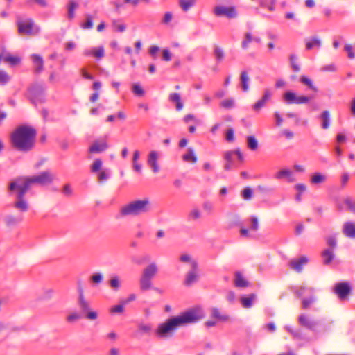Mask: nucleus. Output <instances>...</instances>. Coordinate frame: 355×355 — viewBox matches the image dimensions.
Returning a JSON list of instances; mask_svg holds the SVG:
<instances>
[{"label": "nucleus", "mask_w": 355, "mask_h": 355, "mask_svg": "<svg viewBox=\"0 0 355 355\" xmlns=\"http://www.w3.org/2000/svg\"><path fill=\"white\" fill-rule=\"evenodd\" d=\"M203 318L204 313L200 308L189 309L160 324L157 328L155 333L158 337L166 338L171 336L178 327L196 322Z\"/></svg>", "instance_id": "1"}, {"label": "nucleus", "mask_w": 355, "mask_h": 355, "mask_svg": "<svg viewBox=\"0 0 355 355\" xmlns=\"http://www.w3.org/2000/svg\"><path fill=\"white\" fill-rule=\"evenodd\" d=\"M37 132L31 125L23 124L17 126L10 135L12 147L21 152H28L34 147Z\"/></svg>", "instance_id": "2"}, {"label": "nucleus", "mask_w": 355, "mask_h": 355, "mask_svg": "<svg viewBox=\"0 0 355 355\" xmlns=\"http://www.w3.org/2000/svg\"><path fill=\"white\" fill-rule=\"evenodd\" d=\"M54 179L55 175L50 171H45L31 176L19 177L10 183L9 190L13 191L18 184L28 191L35 185L44 186L49 184L53 182Z\"/></svg>", "instance_id": "3"}, {"label": "nucleus", "mask_w": 355, "mask_h": 355, "mask_svg": "<svg viewBox=\"0 0 355 355\" xmlns=\"http://www.w3.org/2000/svg\"><path fill=\"white\" fill-rule=\"evenodd\" d=\"M151 210V202L148 198L137 199L123 206L120 209L121 216H137Z\"/></svg>", "instance_id": "4"}, {"label": "nucleus", "mask_w": 355, "mask_h": 355, "mask_svg": "<svg viewBox=\"0 0 355 355\" xmlns=\"http://www.w3.org/2000/svg\"><path fill=\"white\" fill-rule=\"evenodd\" d=\"M293 292L296 297L302 298L301 308L303 310L311 309V306L317 300L315 295V290L312 287H307L306 286H296L293 289Z\"/></svg>", "instance_id": "5"}, {"label": "nucleus", "mask_w": 355, "mask_h": 355, "mask_svg": "<svg viewBox=\"0 0 355 355\" xmlns=\"http://www.w3.org/2000/svg\"><path fill=\"white\" fill-rule=\"evenodd\" d=\"M78 291L77 304L80 310L81 315L89 320H96L98 318V313L96 311L91 310L90 302L85 298L83 289L80 285L78 287Z\"/></svg>", "instance_id": "6"}, {"label": "nucleus", "mask_w": 355, "mask_h": 355, "mask_svg": "<svg viewBox=\"0 0 355 355\" xmlns=\"http://www.w3.org/2000/svg\"><path fill=\"white\" fill-rule=\"evenodd\" d=\"M45 87L42 83H35L31 85L28 90V97L34 104L44 101Z\"/></svg>", "instance_id": "7"}, {"label": "nucleus", "mask_w": 355, "mask_h": 355, "mask_svg": "<svg viewBox=\"0 0 355 355\" xmlns=\"http://www.w3.org/2000/svg\"><path fill=\"white\" fill-rule=\"evenodd\" d=\"M15 190H16V200L13 203V207L21 212L28 211L29 206L24 198L27 191L20 187L18 184L13 191Z\"/></svg>", "instance_id": "8"}, {"label": "nucleus", "mask_w": 355, "mask_h": 355, "mask_svg": "<svg viewBox=\"0 0 355 355\" xmlns=\"http://www.w3.org/2000/svg\"><path fill=\"white\" fill-rule=\"evenodd\" d=\"M313 98V96H297L295 92L292 91H287L283 96L284 101L288 104H303L310 101Z\"/></svg>", "instance_id": "9"}, {"label": "nucleus", "mask_w": 355, "mask_h": 355, "mask_svg": "<svg viewBox=\"0 0 355 355\" xmlns=\"http://www.w3.org/2000/svg\"><path fill=\"white\" fill-rule=\"evenodd\" d=\"M213 13L216 17H226L228 19H233L237 16V11L234 6L223 5L216 6L213 9Z\"/></svg>", "instance_id": "10"}, {"label": "nucleus", "mask_w": 355, "mask_h": 355, "mask_svg": "<svg viewBox=\"0 0 355 355\" xmlns=\"http://www.w3.org/2000/svg\"><path fill=\"white\" fill-rule=\"evenodd\" d=\"M198 264L196 261H191L190 262V270L185 277L184 284L187 286H191L196 283L198 280Z\"/></svg>", "instance_id": "11"}, {"label": "nucleus", "mask_w": 355, "mask_h": 355, "mask_svg": "<svg viewBox=\"0 0 355 355\" xmlns=\"http://www.w3.org/2000/svg\"><path fill=\"white\" fill-rule=\"evenodd\" d=\"M17 26L18 32L21 35H31L33 33V21L31 19H22L17 17Z\"/></svg>", "instance_id": "12"}, {"label": "nucleus", "mask_w": 355, "mask_h": 355, "mask_svg": "<svg viewBox=\"0 0 355 355\" xmlns=\"http://www.w3.org/2000/svg\"><path fill=\"white\" fill-rule=\"evenodd\" d=\"M298 323L303 327L314 331L317 326L319 324V322L313 320L309 315L302 313L298 316Z\"/></svg>", "instance_id": "13"}, {"label": "nucleus", "mask_w": 355, "mask_h": 355, "mask_svg": "<svg viewBox=\"0 0 355 355\" xmlns=\"http://www.w3.org/2000/svg\"><path fill=\"white\" fill-rule=\"evenodd\" d=\"M350 291V286L347 282L338 283L334 287V292L340 299L345 298L349 294Z\"/></svg>", "instance_id": "14"}, {"label": "nucleus", "mask_w": 355, "mask_h": 355, "mask_svg": "<svg viewBox=\"0 0 355 355\" xmlns=\"http://www.w3.org/2000/svg\"><path fill=\"white\" fill-rule=\"evenodd\" d=\"M83 54L85 56H92L100 60L105 56V50L103 46L92 47L85 49Z\"/></svg>", "instance_id": "15"}, {"label": "nucleus", "mask_w": 355, "mask_h": 355, "mask_svg": "<svg viewBox=\"0 0 355 355\" xmlns=\"http://www.w3.org/2000/svg\"><path fill=\"white\" fill-rule=\"evenodd\" d=\"M159 154L157 151L152 150L149 153L147 162L154 173H157L159 171V166L157 162Z\"/></svg>", "instance_id": "16"}, {"label": "nucleus", "mask_w": 355, "mask_h": 355, "mask_svg": "<svg viewBox=\"0 0 355 355\" xmlns=\"http://www.w3.org/2000/svg\"><path fill=\"white\" fill-rule=\"evenodd\" d=\"M24 220L21 214H8L3 218L4 223L7 227H15L21 223Z\"/></svg>", "instance_id": "17"}, {"label": "nucleus", "mask_w": 355, "mask_h": 355, "mask_svg": "<svg viewBox=\"0 0 355 355\" xmlns=\"http://www.w3.org/2000/svg\"><path fill=\"white\" fill-rule=\"evenodd\" d=\"M307 262L308 259L306 257L302 256L298 259H291L289 261L288 266L294 270L300 272L302 270L303 266L306 264Z\"/></svg>", "instance_id": "18"}, {"label": "nucleus", "mask_w": 355, "mask_h": 355, "mask_svg": "<svg viewBox=\"0 0 355 355\" xmlns=\"http://www.w3.org/2000/svg\"><path fill=\"white\" fill-rule=\"evenodd\" d=\"M271 96H272V92H270V90L268 89H266L264 91V94H263L262 98L254 104L253 110L256 112L259 111L263 107L265 106L266 103L270 100Z\"/></svg>", "instance_id": "19"}, {"label": "nucleus", "mask_w": 355, "mask_h": 355, "mask_svg": "<svg viewBox=\"0 0 355 355\" xmlns=\"http://www.w3.org/2000/svg\"><path fill=\"white\" fill-rule=\"evenodd\" d=\"M158 272V267L155 262L148 265L142 271L141 275L146 277L153 279L156 276Z\"/></svg>", "instance_id": "20"}, {"label": "nucleus", "mask_w": 355, "mask_h": 355, "mask_svg": "<svg viewBox=\"0 0 355 355\" xmlns=\"http://www.w3.org/2000/svg\"><path fill=\"white\" fill-rule=\"evenodd\" d=\"M31 58L33 63L34 71L35 73H40L43 71L44 68V60L42 58L37 54H33L31 55Z\"/></svg>", "instance_id": "21"}, {"label": "nucleus", "mask_w": 355, "mask_h": 355, "mask_svg": "<svg viewBox=\"0 0 355 355\" xmlns=\"http://www.w3.org/2000/svg\"><path fill=\"white\" fill-rule=\"evenodd\" d=\"M108 148V145L105 141H96L89 147L90 153H101L105 150Z\"/></svg>", "instance_id": "22"}, {"label": "nucleus", "mask_w": 355, "mask_h": 355, "mask_svg": "<svg viewBox=\"0 0 355 355\" xmlns=\"http://www.w3.org/2000/svg\"><path fill=\"white\" fill-rule=\"evenodd\" d=\"M334 250L332 249H324L321 252L322 263L324 265H329L335 258Z\"/></svg>", "instance_id": "23"}, {"label": "nucleus", "mask_w": 355, "mask_h": 355, "mask_svg": "<svg viewBox=\"0 0 355 355\" xmlns=\"http://www.w3.org/2000/svg\"><path fill=\"white\" fill-rule=\"evenodd\" d=\"M182 159L184 162L191 164L196 163L198 160L194 150L192 148H189L187 150L186 153L182 155Z\"/></svg>", "instance_id": "24"}, {"label": "nucleus", "mask_w": 355, "mask_h": 355, "mask_svg": "<svg viewBox=\"0 0 355 355\" xmlns=\"http://www.w3.org/2000/svg\"><path fill=\"white\" fill-rule=\"evenodd\" d=\"M344 234L349 238H355V224L351 222H347L343 225Z\"/></svg>", "instance_id": "25"}, {"label": "nucleus", "mask_w": 355, "mask_h": 355, "mask_svg": "<svg viewBox=\"0 0 355 355\" xmlns=\"http://www.w3.org/2000/svg\"><path fill=\"white\" fill-rule=\"evenodd\" d=\"M234 283L237 288H245L249 284L248 282L245 279L240 272L235 273Z\"/></svg>", "instance_id": "26"}, {"label": "nucleus", "mask_w": 355, "mask_h": 355, "mask_svg": "<svg viewBox=\"0 0 355 355\" xmlns=\"http://www.w3.org/2000/svg\"><path fill=\"white\" fill-rule=\"evenodd\" d=\"M319 119L321 121V128L324 130L328 129L331 123L329 111H323L319 116Z\"/></svg>", "instance_id": "27"}, {"label": "nucleus", "mask_w": 355, "mask_h": 355, "mask_svg": "<svg viewBox=\"0 0 355 355\" xmlns=\"http://www.w3.org/2000/svg\"><path fill=\"white\" fill-rule=\"evenodd\" d=\"M253 41L257 43H260L261 39L259 37H253L250 33H246L245 34L244 39L241 42V47L243 49H246L248 47L249 43Z\"/></svg>", "instance_id": "28"}, {"label": "nucleus", "mask_w": 355, "mask_h": 355, "mask_svg": "<svg viewBox=\"0 0 355 355\" xmlns=\"http://www.w3.org/2000/svg\"><path fill=\"white\" fill-rule=\"evenodd\" d=\"M305 43L307 50H311L313 48L320 49L321 46V41L318 37L306 39Z\"/></svg>", "instance_id": "29"}, {"label": "nucleus", "mask_w": 355, "mask_h": 355, "mask_svg": "<svg viewBox=\"0 0 355 355\" xmlns=\"http://www.w3.org/2000/svg\"><path fill=\"white\" fill-rule=\"evenodd\" d=\"M139 287L142 291H146L152 288V279L141 275L139 279Z\"/></svg>", "instance_id": "30"}, {"label": "nucleus", "mask_w": 355, "mask_h": 355, "mask_svg": "<svg viewBox=\"0 0 355 355\" xmlns=\"http://www.w3.org/2000/svg\"><path fill=\"white\" fill-rule=\"evenodd\" d=\"M256 298V295L254 293L250 294L249 296H241L240 298L241 303L243 308H250L253 304V301Z\"/></svg>", "instance_id": "31"}, {"label": "nucleus", "mask_w": 355, "mask_h": 355, "mask_svg": "<svg viewBox=\"0 0 355 355\" xmlns=\"http://www.w3.org/2000/svg\"><path fill=\"white\" fill-rule=\"evenodd\" d=\"M293 171L288 168H284L278 171L275 175V178L280 180L282 178H287L290 182L293 181L292 179Z\"/></svg>", "instance_id": "32"}, {"label": "nucleus", "mask_w": 355, "mask_h": 355, "mask_svg": "<svg viewBox=\"0 0 355 355\" xmlns=\"http://www.w3.org/2000/svg\"><path fill=\"white\" fill-rule=\"evenodd\" d=\"M240 80L243 91L247 92L249 89L250 78L247 71H243L240 75Z\"/></svg>", "instance_id": "33"}, {"label": "nucleus", "mask_w": 355, "mask_h": 355, "mask_svg": "<svg viewBox=\"0 0 355 355\" xmlns=\"http://www.w3.org/2000/svg\"><path fill=\"white\" fill-rule=\"evenodd\" d=\"M108 285L114 291H118L121 285L120 278L118 276L112 277L108 281Z\"/></svg>", "instance_id": "34"}, {"label": "nucleus", "mask_w": 355, "mask_h": 355, "mask_svg": "<svg viewBox=\"0 0 355 355\" xmlns=\"http://www.w3.org/2000/svg\"><path fill=\"white\" fill-rule=\"evenodd\" d=\"M169 101L176 103L177 110H181L183 107V103L181 102L180 96L178 93H172L169 95Z\"/></svg>", "instance_id": "35"}, {"label": "nucleus", "mask_w": 355, "mask_h": 355, "mask_svg": "<svg viewBox=\"0 0 355 355\" xmlns=\"http://www.w3.org/2000/svg\"><path fill=\"white\" fill-rule=\"evenodd\" d=\"M78 5L76 1H71L67 6V17L72 19L75 17V10L78 8Z\"/></svg>", "instance_id": "36"}, {"label": "nucleus", "mask_w": 355, "mask_h": 355, "mask_svg": "<svg viewBox=\"0 0 355 355\" xmlns=\"http://www.w3.org/2000/svg\"><path fill=\"white\" fill-rule=\"evenodd\" d=\"M196 0H179V5L184 12L189 10L196 3Z\"/></svg>", "instance_id": "37"}, {"label": "nucleus", "mask_w": 355, "mask_h": 355, "mask_svg": "<svg viewBox=\"0 0 355 355\" xmlns=\"http://www.w3.org/2000/svg\"><path fill=\"white\" fill-rule=\"evenodd\" d=\"M277 0H259L260 6L267 8L269 11L272 12L275 10V5Z\"/></svg>", "instance_id": "38"}, {"label": "nucleus", "mask_w": 355, "mask_h": 355, "mask_svg": "<svg viewBox=\"0 0 355 355\" xmlns=\"http://www.w3.org/2000/svg\"><path fill=\"white\" fill-rule=\"evenodd\" d=\"M327 180V176L321 173H315L312 175L311 182L313 184H319Z\"/></svg>", "instance_id": "39"}, {"label": "nucleus", "mask_w": 355, "mask_h": 355, "mask_svg": "<svg viewBox=\"0 0 355 355\" xmlns=\"http://www.w3.org/2000/svg\"><path fill=\"white\" fill-rule=\"evenodd\" d=\"M140 156V153L139 150H135L133 153V157H132V166L134 170H135L137 172H140L141 170V165L138 163V159Z\"/></svg>", "instance_id": "40"}, {"label": "nucleus", "mask_w": 355, "mask_h": 355, "mask_svg": "<svg viewBox=\"0 0 355 355\" xmlns=\"http://www.w3.org/2000/svg\"><path fill=\"white\" fill-rule=\"evenodd\" d=\"M20 58L18 56H13L10 53L3 54V61L10 63L12 65L17 64L20 62Z\"/></svg>", "instance_id": "41"}, {"label": "nucleus", "mask_w": 355, "mask_h": 355, "mask_svg": "<svg viewBox=\"0 0 355 355\" xmlns=\"http://www.w3.org/2000/svg\"><path fill=\"white\" fill-rule=\"evenodd\" d=\"M301 83L306 85L310 89L314 92H318V88L313 85V81L308 77L302 76L300 78Z\"/></svg>", "instance_id": "42"}, {"label": "nucleus", "mask_w": 355, "mask_h": 355, "mask_svg": "<svg viewBox=\"0 0 355 355\" xmlns=\"http://www.w3.org/2000/svg\"><path fill=\"white\" fill-rule=\"evenodd\" d=\"M80 26L83 29H90L93 27V17L89 14L85 15V21L82 22Z\"/></svg>", "instance_id": "43"}, {"label": "nucleus", "mask_w": 355, "mask_h": 355, "mask_svg": "<svg viewBox=\"0 0 355 355\" xmlns=\"http://www.w3.org/2000/svg\"><path fill=\"white\" fill-rule=\"evenodd\" d=\"M246 223L250 224V230L252 231H257L259 229V222L256 216H251L245 220Z\"/></svg>", "instance_id": "44"}, {"label": "nucleus", "mask_w": 355, "mask_h": 355, "mask_svg": "<svg viewBox=\"0 0 355 355\" xmlns=\"http://www.w3.org/2000/svg\"><path fill=\"white\" fill-rule=\"evenodd\" d=\"M289 60H290V63H291L292 69L295 72L300 71V67L297 62V56L295 54H291L289 56Z\"/></svg>", "instance_id": "45"}, {"label": "nucleus", "mask_w": 355, "mask_h": 355, "mask_svg": "<svg viewBox=\"0 0 355 355\" xmlns=\"http://www.w3.org/2000/svg\"><path fill=\"white\" fill-rule=\"evenodd\" d=\"M248 147L252 150H254L258 147V142L254 136H249L247 137Z\"/></svg>", "instance_id": "46"}, {"label": "nucleus", "mask_w": 355, "mask_h": 355, "mask_svg": "<svg viewBox=\"0 0 355 355\" xmlns=\"http://www.w3.org/2000/svg\"><path fill=\"white\" fill-rule=\"evenodd\" d=\"M211 316L222 321H225L228 319L227 315H221L220 311L217 308L211 309Z\"/></svg>", "instance_id": "47"}, {"label": "nucleus", "mask_w": 355, "mask_h": 355, "mask_svg": "<svg viewBox=\"0 0 355 355\" xmlns=\"http://www.w3.org/2000/svg\"><path fill=\"white\" fill-rule=\"evenodd\" d=\"M138 331L142 334H149L152 331V326L149 324H140L138 326Z\"/></svg>", "instance_id": "48"}, {"label": "nucleus", "mask_w": 355, "mask_h": 355, "mask_svg": "<svg viewBox=\"0 0 355 355\" xmlns=\"http://www.w3.org/2000/svg\"><path fill=\"white\" fill-rule=\"evenodd\" d=\"M103 165V162L101 159H96L94 160V162L91 165V172L92 173H96L97 171H100Z\"/></svg>", "instance_id": "49"}, {"label": "nucleus", "mask_w": 355, "mask_h": 355, "mask_svg": "<svg viewBox=\"0 0 355 355\" xmlns=\"http://www.w3.org/2000/svg\"><path fill=\"white\" fill-rule=\"evenodd\" d=\"M252 189L250 187H245L243 189L241 196L244 200H248L252 198Z\"/></svg>", "instance_id": "50"}, {"label": "nucleus", "mask_w": 355, "mask_h": 355, "mask_svg": "<svg viewBox=\"0 0 355 355\" xmlns=\"http://www.w3.org/2000/svg\"><path fill=\"white\" fill-rule=\"evenodd\" d=\"M344 51L347 53V57L349 59H354L355 53H354V47L352 44H345L344 46Z\"/></svg>", "instance_id": "51"}, {"label": "nucleus", "mask_w": 355, "mask_h": 355, "mask_svg": "<svg viewBox=\"0 0 355 355\" xmlns=\"http://www.w3.org/2000/svg\"><path fill=\"white\" fill-rule=\"evenodd\" d=\"M9 75L3 70H0V85H6L10 81Z\"/></svg>", "instance_id": "52"}, {"label": "nucleus", "mask_w": 355, "mask_h": 355, "mask_svg": "<svg viewBox=\"0 0 355 355\" xmlns=\"http://www.w3.org/2000/svg\"><path fill=\"white\" fill-rule=\"evenodd\" d=\"M220 105L225 109H231L234 106V101L232 98H227L220 103Z\"/></svg>", "instance_id": "53"}, {"label": "nucleus", "mask_w": 355, "mask_h": 355, "mask_svg": "<svg viewBox=\"0 0 355 355\" xmlns=\"http://www.w3.org/2000/svg\"><path fill=\"white\" fill-rule=\"evenodd\" d=\"M82 317V315L78 313H72L67 315L66 320L68 322H74L80 320Z\"/></svg>", "instance_id": "54"}, {"label": "nucleus", "mask_w": 355, "mask_h": 355, "mask_svg": "<svg viewBox=\"0 0 355 355\" xmlns=\"http://www.w3.org/2000/svg\"><path fill=\"white\" fill-rule=\"evenodd\" d=\"M110 176V171L109 170H103L101 171L98 175V180L99 182H105L107 180Z\"/></svg>", "instance_id": "55"}, {"label": "nucleus", "mask_w": 355, "mask_h": 355, "mask_svg": "<svg viewBox=\"0 0 355 355\" xmlns=\"http://www.w3.org/2000/svg\"><path fill=\"white\" fill-rule=\"evenodd\" d=\"M327 243L329 246V249H332L334 250L337 245V241L336 237L334 236H328L327 239Z\"/></svg>", "instance_id": "56"}, {"label": "nucleus", "mask_w": 355, "mask_h": 355, "mask_svg": "<svg viewBox=\"0 0 355 355\" xmlns=\"http://www.w3.org/2000/svg\"><path fill=\"white\" fill-rule=\"evenodd\" d=\"M200 216L201 213L198 209H192L189 214V218L193 220L198 219Z\"/></svg>", "instance_id": "57"}, {"label": "nucleus", "mask_w": 355, "mask_h": 355, "mask_svg": "<svg viewBox=\"0 0 355 355\" xmlns=\"http://www.w3.org/2000/svg\"><path fill=\"white\" fill-rule=\"evenodd\" d=\"M202 208L205 212L210 214L213 211L214 205L209 201H205L202 204Z\"/></svg>", "instance_id": "58"}, {"label": "nucleus", "mask_w": 355, "mask_h": 355, "mask_svg": "<svg viewBox=\"0 0 355 355\" xmlns=\"http://www.w3.org/2000/svg\"><path fill=\"white\" fill-rule=\"evenodd\" d=\"M214 55L218 61H221L224 58V53L222 49L216 46L214 49Z\"/></svg>", "instance_id": "59"}, {"label": "nucleus", "mask_w": 355, "mask_h": 355, "mask_svg": "<svg viewBox=\"0 0 355 355\" xmlns=\"http://www.w3.org/2000/svg\"><path fill=\"white\" fill-rule=\"evenodd\" d=\"M345 204L347 206L348 209L355 214V200H352L349 198L345 200Z\"/></svg>", "instance_id": "60"}, {"label": "nucleus", "mask_w": 355, "mask_h": 355, "mask_svg": "<svg viewBox=\"0 0 355 355\" xmlns=\"http://www.w3.org/2000/svg\"><path fill=\"white\" fill-rule=\"evenodd\" d=\"M112 26L116 31L121 33L123 32L126 28V26L124 24H119L116 20L112 21Z\"/></svg>", "instance_id": "61"}, {"label": "nucleus", "mask_w": 355, "mask_h": 355, "mask_svg": "<svg viewBox=\"0 0 355 355\" xmlns=\"http://www.w3.org/2000/svg\"><path fill=\"white\" fill-rule=\"evenodd\" d=\"M124 311V304L121 302V304L113 306L110 309L112 313H122Z\"/></svg>", "instance_id": "62"}, {"label": "nucleus", "mask_w": 355, "mask_h": 355, "mask_svg": "<svg viewBox=\"0 0 355 355\" xmlns=\"http://www.w3.org/2000/svg\"><path fill=\"white\" fill-rule=\"evenodd\" d=\"M103 280V275L100 272H96L91 276V281L94 284H99Z\"/></svg>", "instance_id": "63"}, {"label": "nucleus", "mask_w": 355, "mask_h": 355, "mask_svg": "<svg viewBox=\"0 0 355 355\" xmlns=\"http://www.w3.org/2000/svg\"><path fill=\"white\" fill-rule=\"evenodd\" d=\"M132 92L138 96H142L144 94V89L138 84H134L132 85Z\"/></svg>", "instance_id": "64"}]
</instances>
